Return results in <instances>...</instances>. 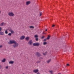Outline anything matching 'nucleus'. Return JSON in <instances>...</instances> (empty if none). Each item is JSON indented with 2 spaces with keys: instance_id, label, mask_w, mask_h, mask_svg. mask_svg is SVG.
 <instances>
[{
  "instance_id": "obj_24",
  "label": "nucleus",
  "mask_w": 74,
  "mask_h": 74,
  "mask_svg": "<svg viewBox=\"0 0 74 74\" xmlns=\"http://www.w3.org/2000/svg\"><path fill=\"white\" fill-rule=\"evenodd\" d=\"M3 24H4V23H2L1 24V26H3Z\"/></svg>"
},
{
  "instance_id": "obj_4",
  "label": "nucleus",
  "mask_w": 74,
  "mask_h": 74,
  "mask_svg": "<svg viewBox=\"0 0 74 74\" xmlns=\"http://www.w3.org/2000/svg\"><path fill=\"white\" fill-rule=\"evenodd\" d=\"M33 45V46H36L37 47H38V46L40 45V43L38 42L34 43Z\"/></svg>"
},
{
  "instance_id": "obj_34",
  "label": "nucleus",
  "mask_w": 74,
  "mask_h": 74,
  "mask_svg": "<svg viewBox=\"0 0 74 74\" xmlns=\"http://www.w3.org/2000/svg\"><path fill=\"white\" fill-rule=\"evenodd\" d=\"M44 37H45V36H43L42 37V38L43 39V38H44Z\"/></svg>"
},
{
  "instance_id": "obj_17",
  "label": "nucleus",
  "mask_w": 74,
  "mask_h": 74,
  "mask_svg": "<svg viewBox=\"0 0 74 74\" xmlns=\"http://www.w3.org/2000/svg\"><path fill=\"white\" fill-rule=\"evenodd\" d=\"M51 59H50L48 60V61L47 62V63H50V62H51Z\"/></svg>"
},
{
  "instance_id": "obj_3",
  "label": "nucleus",
  "mask_w": 74,
  "mask_h": 74,
  "mask_svg": "<svg viewBox=\"0 0 74 74\" xmlns=\"http://www.w3.org/2000/svg\"><path fill=\"white\" fill-rule=\"evenodd\" d=\"M16 41L14 40H10V42H8L9 44H14Z\"/></svg>"
},
{
  "instance_id": "obj_36",
  "label": "nucleus",
  "mask_w": 74,
  "mask_h": 74,
  "mask_svg": "<svg viewBox=\"0 0 74 74\" xmlns=\"http://www.w3.org/2000/svg\"><path fill=\"white\" fill-rule=\"evenodd\" d=\"M55 26V25H52V27H54V26Z\"/></svg>"
},
{
  "instance_id": "obj_11",
  "label": "nucleus",
  "mask_w": 74,
  "mask_h": 74,
  "mask_svg": "<svg viewBox=\"0 0 74 74\" xmlns=\"http://www.w3.org/2000/svg\"><path fill=\"white\" fill-rule=\"evenodd\" d=\"M7 30H9V32H10L12 30V29H11V27H9Z\"/></svg>"
},
{
  "instance_id": "obj_33",
  "label": "nucleus",
  "mask_w": 74,
  "mask_h": 74,
  "mask_svg": "<svg viewBox=\"0 0 74 74\" xmlns=\"http://www.w3.org/2000/svg\"><path fill=\"white\" fill-rule=\"evenodd\" d=\"M2 30V28L1 27H0V31H1Z\"/></svg>"
},
{
  "instance_id": "obj_9",
  "label": "nucleus",
  "mask_w": 74,
  "mask_h": 74,
  "mask_svg": "<svg viewBox=\"0 0 74 74\" xmlns=\"http://www.w3.org/2000/svg\"><path fill=\"white\" fill-rule=\"evenodd\" d=\"M31 3V2L30 1H27L26 2V5H29Z\"/></svg>"
},
{
  "instance_id": "obj_38",
  "label": "nucleus",
  "mask_w": 74,
  "mask_h": 74,
  "mask_svg": "<svg viewBox=\"0 0 74 74\" xmlns=\"http://www.w3.org/2000/svg\"><path fill=\"white\" fill-rule=\"evenodd\" d=\"M47 29H46L45 31L47 32Z\"/></svg>"
},
{
  "instance_id": "obj_31",
  "label": "nucleus",
  "mask_w": 74,
  "mask_h": 74,
  "mask_svg": "<svg viewBox=\"0 0 74 74\" xmlns=\"http://www.w3.org/2000/svg\"><path fill=\"white\" fill-rule=\"evenodd\" d=\"M66 65L67 66H70V64H66Z\"/></svg>"
},
{
  "instance_id": "obj_32",
  "label": "nucleus",
  "mask_w": 74,
  "mask_h": 74,
  "mask_svg": "<svg viewBox=\"0 0 74 74\" xmlns=\"http://www.w3.org/2000/svg\"><path fill=\"white\" fill-rule=\"evenodd\" d=\"M2 68V66H1V65H0V69H1Z\"/></svg>"
},
{
  "instance_id": "obj_18",
  "label": "nucleus",
  "mask_w": 74,
  "mask_h": 74,
  "mask_svg": "<svg viewBox=\"0 0 74 74\" xmlns=\"http://www.w3.org/2000/svg\"><path fill=\"white\" fill-rule=\"evenodd\" d=\"M5 34H8V31H7V29H6L5 31Z\"/></svg>"
},
{
  "instance_id": "obj_20",
  "label": "nucleus",
  "mask_w": 74,
  "mask_h": 74,
  "mask_svg": "<svg viewBox=\"0 0 74 74\" xmlns=\"http://www.w3.org/2000/svg\"><path fill=\"white\" fill-rule=\"evenodd\" d=\"M41 62V61H38L37 62H36V63H39Z\"/></svg>"
},
{
  "instance_id": "obj_15",
  "label": "nucleus",
  "mask_w": 74,
  "mask_h": 74,
  "mask_svg": "<svg viewBox=\"0 0 74 74\" xmlns=\"http://www.w3.org/2000/svg\"><path fill=\"white\" fill-rule=\"evenodd\" d=\"M10 32L12 34H14V31H13V30H12V29L11 31H10Z\"/></svg>"
},
{
  "instance_id": "obj_25",
  "label": "nucleus",
  "mask_w": 74,
  "mask_h": 74,
  "mask_svg": "<svg viewBox=\"0 0 74 74\" xmlns=\"http://www.w3.org/2000/svg\"><path fill=\"white\" fill-rule=\"evenodd\" d=\"M8 36H11V33H10L8 34Z\"/></svg>"
},
{
  "instance_id": "obj_7",
  "label": "nucleus",
  "mask_w": 74,
  "mask_h": 74,
  "mask_svg": "<svg viewBox=\"0 0 74 74\" xmlns=\"http://www.w3.org/2000/svg\"><path fill=\"white\" fill-rule=\"evenodd\" d=\"M33 72L34 73H37L38 72V69H35L33 71Z\"/></svg>"
},
{
  "instance_id": "obj_2",
  "label": "nucleus",
  "mask_w": 74,
  "mask_h": 74,
  "mask_svg": "<svg viewBox=\"0 0 74 74\" xmlns=\"http://www.w3.org/2000/svg\"><path fill=\"white\" fill-rule=\"evenodd\" d=\"M8 15L10 16H14L15 14L12 12H9L8 13Z\"/></svg>"
},
{
  "instance_id": "obj_19",
  "label": "nucleus",
  "mask_w": 74,
  "mask_h": 74,
  "mask_svg": "<svg viewBox=\"0 0 74 74\" xmlns=\"http://www.w3.org/2000/svg\"><path fill=\"white\" fill-rule=\"evenodd\" d=\"M30 28L34 29V27L33 26H30L29 27Z\"/></svg>"
},
{
  "instance_id": "obj_40",
  "label": "nucleus",
  "mask_w": 74,
  "mask_h": 74,
  "mask_svg": "<svg viewBox=\"0 0 74 74\" xmlns=\"http://www.w3.org/2000/svg\"><path fill=\"white\" fill-rule=\"evenodd\" d=\"M23 74H24V73H23Z\"/></svg>"
},
{
  "instance_id": "obj_23",
  "label": "nucleus",
  "mask_w": 74,
  "mask_h": 74,
  "mask_svg": "<svg viewBox=\"0 0 74 74\" xmlns=\"http://www.w3.org/2000/svg\"><path fill=\"white\" fill-rule=\"evenodd\" d=\"M34 37H36V38H38V35H35Z\"/></svg>"
},
{
  "instance_id": "obj_37",
  "label": "nucleus",
  "mask_w": 74,
  "mask_h": 74,
  "mask_svg": "<svg viewBox=\"0 0 74 74\" xmlns=\"http://www.w3.org/2000/svg\"><path fill=\"white\" fill-rule=\"evenodd\" d=\"M2 47H3V46H2V45H1L0 46V48H2Z\"/></svg>"
},
{
  "instance_id": "obj_6",
  "label": "nucleus",
  "mask_w": 74,
  "mask_h": 74,
  "mask_svg": "<svg viewBox=\"0 0 74 74\" xmlns=\"http://www.w3.org/2000/svg\"><path fill=\"white\" fill-rule=\"evenodd\" d=\"M36 56H37L38 57H40V56H41V54H40V53L38 52L36 53Z\"/></svg>"
},
{
  "instance_id": "obj_39",
  "label": "nucleus",
  "mask_w": 74,
  "mask_h": 74,
  "mask_svg": "<svg viewBox=\"0 0 74 74\" xmlns=\"http://www.w3.org/2000/svg\"><path fill=\"white\" fill-rule=\"evenodd\" d=\"M0 14H1V10H0Z\"/></svg>"
},
{
  "instance_id": "obj_35",
  "label": "nucleus",
  "mask_w": 74,
  "mask_h": 74,
  "mask_svg": "<svg viewBox=\"0 0 74 74\" xmlns=\"http://www.w3.org/2000/svg\"><path fill=\"white\" fill-rule=\"evenodd\" d=\"M44 41H47V39H45L44 40Z\"/></svg>"
},
{
  "instance_id": "obj_21",
  "label": "nucleus",
  "mask_w": 74,
  "mask_h": 74,
  "mask_svg": "<svg viewBox=\"0 0 74 74\" xmlns=\"http://www.w3.org/2000/svg\"><path fill=\"white\" fill-rule=\"evenodd\" d=\"M47 44V42H43V45H46Z\"/></svg>"
},
{
  "instance_id": "obj_12",
  "label": "nucleus",
  "mask_w": 74,
  "mask_h": 74,
  "mask_svg": "<svg viewBox=\"0 0 74 74\" xmlns=\"http://www.w3.org/2000/svg\"><path fill=\"white\" fill-rule=\"evenodd\" d=\"M0 35H4V33L3 32L0 31Z\"/></svg>"
},
{
  "instance_id": "obj_29",
  "label": "nucleus",
  "mask_w": 74,
  "mask_h": 74,
  "mask_svg": "<svg viewBox=\"0 0 74 74\" xmlns=\"http://www.w3.org/2000/svg\"><path fill=\"white\" fill-rule=\"evenodd\" d=\"M46 53H47V52H46V53H43V55H44L45 56L46 55Z\"/></svg>"
},
{
  "instance_id": "obj_28",
  "label": "nucleus",
  "mask_w": 74,
  "mask_h": 74,
  "mask_svg": "<svg viewBox=\"0 0 74 74\" xmlns=\"http://www.w3.org/2000/svg\"><path fill=\"white\" fill-rule=\"evenodd\" d=\"M42 15V13L41 12H40V16H41Z\"/></svg>"
},
{
  "instance_id": "obj_14",
  "label": "nucleus",
  "mask_w": 74,
  "mask_h": 74,
  "mask_svg": "<svg viewBox=\"0 0 74 74\" xmlns=\"http://www.w3.org/2000/svg\"><path fill=\"white\" fill-rule=\"evenodd\" d=\"M50 38V36H49V35H48V37L47 38V39L48 40H49Z\"/></svg>"
},
{
  "instance_id": "obj_27",
  "label": "nucleus",
  "mask_w": 74,
  "mask_h": 74,
  "mask_svg": "<svg viewBox=\"0 0 74 74\" xmlns=\"http://www.w3.org/2000/svg\"><path fill=\"white\" fill-rule=\"evenodd\" d=\"M36 41H37L38 40V38H36Z\"/></svg>"
},
{
  "instance_id": "obj_1",
  "label": "nucleus",
  "mask_w": 74,
  "mask_h": 74,
  "mask_svg": "<svg viewBox=\"0 0 74 74\" xmlns=\"http://www.w3.org/2000/svg\"><path fill=\"white\" fill-rule=\"evenodd\" d=\"M19 45V44L18 43H17V42H16L14 43V44H13L12 45L13 47V48H16V47H18V46Z\"/></svg>"
},
{
  "instance_id": "obj_10",
  "label": "nucleus",
  "mask_w": 74,
  "mask_h": 74,
  "mask_svg": "<svg viewBox=\"0 0 74 74\" xmlns=\"http://www.w3.org/2000/svg\"><path fill=\"white\" fill-rule=\"evenodd\" d=\"M14 62L13 61H10L9 62V64H13L14 63Z\"/></svg>"
},
{
  "instance_id": "obj_8",
  "label": "nucleus",
  "mask_w": 74,
  "mask_h": 74,
  "mask_svg": "<svg viewBox=\"0 0 74 74\" xmlns=\"http://www.w3.org/2000/svg\"><path fill=\"white\" fill-rule=\"evenodd\" d=\"M25 36H21L20 37V40H23V39H25Z\"/></svg>"
},
{
  "instance_id": "obj_22",
  "label": "nucleus",
  "mask_w": 74,
  "mask_h": 74,
  "mask_svg": "<svg viewBox=\"0 0 74 74\" xmlns=\"http://www.w3.org/2000/svg\"><path fill=\"white\" fill-rule=\"evenodd\" d=\"M49 72L51 74H53V71H50Z\"/></svg>"
},
{
  "instance_id": "obj_5",
  "label": "nucleus",
  "mask_w": 74,
  "mask_h": 74,
  "mask_svg": "<svg viewBox=\"0 0 74 74\" xmlns=\"http://www.w3.org/2000/svg\"><path fill=\"white\" fill-rule=\"evenodd\" d=\"M28 44L29 45H32L33 44V41L32 40H30L29 41H28Z\"/></svg>"
},
{
  "instance_id": "obj_30",
  "label": "nucleus",
  "mask_w": 74,
  "mask_h": 74,
  "mask_svg": "<svg viewBox=\"0 0 74 74\" xmlns=\"http://www.w3.org/2000/svg\"><path fill=\"white\" fill-rule=\"evenodd\" d=\"M5 68L6 69H8V66H7L5 67Z\"/></svg>"
},
{
  "instance_id": "obj_13",
  "label": "nucleus",
  "mask_w": 74,
  "mask_h": 74,
  "mask_svg": "<svg viewBox=\"0 0 74 74\" xmlns=\"http://www.w3.org/2000/svg\"><path fill=\"white\" fill-rule=\"evenodd\" d=\"M25 40H26L27 41H29V37H27L25 38Z\"/></svg>"
},
{
  "instance_id": "obj_16",
  "label": "nucleus",
  "mask_w": 74,
  "mask_h": 74,
  "mask_svg": "<svg viewBox=\"0 0 74 74\" xmlns=\"http://www.w3.org/2000/svg\"><path fill=\"white\" fill-rule=\"evenodd\" d=\"M5 60H6L4 58L3 60H2V62H5Z\"/></svg>"
},
{
  "instance_id": "obj_26",
  "label": "nucleus",
  "mask_w": 74,
  "mask_h": 74,
  "mask_svg": "<svg viewBox=\"0 0 74 74\" xmlns=\"http://www.w3.org/2000/svg\"><path fill=\"white\" fill-rule=\"evenodd\" d=\"M43 58L42 57H40L39 58V60H41V59H42Z\"/></svg>"
}]
</instances>
